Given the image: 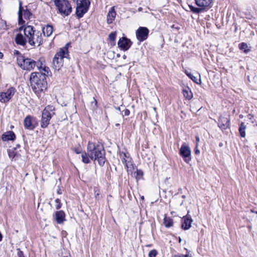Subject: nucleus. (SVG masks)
<instances>
[{"mask_svg":"<svg viewBox=\"0 0 257 257\" xmlns=\"http://www.w3.org/2000/svg\"><path fill=\"white\" fill-rule=\"evenodd\" d=\"M24 124L26 129L33 130L37 125V122L35 117L31 115H27L24 119Z\"/></svg>","mask_w":257,"mask_h":257,"instance_id":"9d476101","label":"nucleus"},{"mask_svg":"<svg viewBox=\"0 0 257 257\" xmlns=\"http://www.w3.org/2000/svg\"><path fill=\"white\" fill-rule=\"evenodd\" d=\"M182 220V228L185 230L189 229L191 226V223L193 221L191 217L188 215L184 216Z\"/></svg>","mask_w":257,"mask_h":257,"instance_id":"dca6fc26","label":"nucleus"},{"mask_svg":"<svg viewBox=\"0 0 257 257\" xmlns=\"http://www.w3.org/2000/svg\"><path fill=\"white\" fill-rule=\"evenodd\" d=\"M68 55V49L66 47L61 48L55 55L53 60V65L55 70L60 69L63 65L64 59L67 58Z\"/></svg>","mask_w":257,"mask_h":257,"instance_id":"20e7f679","label":"nucleus"},{"mask_svg":"<svg viewBox=\"0 0 257 257\" xmlns=\"http://www.w3.org/2000/svg\"><path fill=\"white\" fill-rule=\"evenodd\" d=\"M135 174H136V178L137 180L142 179L144 175L143 172L141 170H137Z\"/></svg>","mask_w":257,"mask_h":257,"instance_id":"c756f323","label":"nucleus"},{"mask_svg":"<svg viewBox=\"0 0 257 257\" xmlns=\"http://www.w3.org/2000/svg\"><path fill=\"white\" fill-rule=\"evenodd\" d=\"M195 152L196 154H199L200 153V151L197 149V145H196Z\"/></svg>","mask_w":257,"mask_h":257,"instance_id":"58836bf2","label":"nucleus"},{"mask_svg":"<svg viewBox=\"0 0 257 257\" xmlns=\"http://www.w3.org/2000/svg\"><path fill=\"white\" fill-rule=\"evenodd\" d=\"M9 156L10 158L13 159L16 156L17 153L15 148L9 149L8 151Z\"/></svg>","mask_w":257,"mask_h":257,"instance_id":"cd10ccee","label":"nucleus"},{"mask_svg":"<svg viewBox=\"0 0 257 257\" xmlns=\"http://www.w3.org/2000/svg\"><path fill=\"white\" fill-rule=\"evenodd\" d=\"M16 54H17V63L22 68L26 59L24 58V56L20 54L18 51H16Z\"/></svg>","mask_w":257,"mask_h":257,"instance_id":"b1692460","label":"nucleus"},{"mask_svg":"<svg viewBox=\"0 0 257 257\" xmlns=\"http://www.w3.org/2000/svg\"><path fill=\"white\" fill-rule=\"evenodd\" d=\"M213 0H195V4L199 7L205 8L209 7Z\"/></svg>","mask_w":257,"mask_h":257,"instance_id":"a211bd4d","label":"nucleus"},{"mask_svg":"<svg viewBox=\"0 0 257 257\" xmlns=\"http://www.w3.org/2000/svg\"><path fill=\"white\" fill-rule=\"evenodd\" d=\"M65 213L63 211H57L55 213V219L58 223H61L65 220Z\"/></svg>","mask_w":257,"mask_h":257,"instance_id":"4be33fe9","label":"nucleus"},{"mask_svg":"<svg viewBox=\"0 0 257 257\" xmlns=\"http://www.w3.org/2000/svg\"><path fill=\"white\" fill-rule=\"evenodd\" d=\"M58 193H60V194L61 193L60 192V191H58Z\"/></svg>","mask_w":257,"mask_h":257,"instance_id":"864d4df0","label":"nucleus"},{"mask_svg":"<svg viewBox=\"0 0 257 257\" xmlns=\"http://www.w3.org/2000/svg\"><path fill=\"white\" fill-rule=\"evenodd\" d=\"M163 223L166 227H170L172 226L173 224V220L171 218L167 217L166 216H165L164 218Z\"/></svg>","mask_w":257,"mask_h":257,"instance_id":"a878e982","label":"nucleus"},{"mask_svg":"<svg viewBox=\"0 0 257 257\" xmlns=\"http://www.w3.org/2000/svg\"><path fill=\"white\" fill-rule=\"evenodd\" d=\"M39 62L38 63V65ZM40 72L32 73L30 77V82L32 90L38 96L47 89V83L46 76L49 74V68L43 63L38 65Z\"/></svg>","mask_w":257,"mask_h":257,"instance_id":"f257e3e1","label":"nucleus"},{"mask_svg":"<svg viewBox=\"0 0 257 257\" xmlns=\"http://www.w3.org/2000/svg\"><path fill=\"white\" fill-rule=\"evenodd\" d=\"M17 257H25L23 251L19 249H18Z\"/></svg>","mask_w":257,"mask_h":257,"instance_id":"c9c22d12","label":"nucleus"},{"mask_svg":"<svg viewBox=\"0 0 257 257\" xmlns=\"http://www.w3.org/2000/svg\"><path fill=\"white\" fill-rule=\"evenodd\" d=\"M219 126L222 129V130H223L224 128V124H220V123L219 124Z\"/></svg>","mask_w":257,"mask_h":257,"instance_id":"ea45409f","label":"nucleus"},{"mask_svg":"<svg viewBox=\"0 0 257 257\" xmlns=\"http://www.w3.org/2000/svg\"><path fill=\"white\" fill-rule=\"evenodd\" d=\"M81 157L84 163H89V158L92 160H97L100 166H103L105 161V151L103 147L90 142L88 144L87 153H82Z\"/></svg>","mask_w":257,"mask_h":257,"instance_id":"f03ea898","label":"nucleus"},{"mask_svg":"<svg viewBox=\"0 0 257 257\" xmlns=\"http://www.w3.org/2000/svg\"><path fill=\"white\" fill-rule=\"evenodd\" d=\"M55 108L53 106L48 105L45 108L42 112L41 126L42 128H46L50 123V120L55 114Z\"/></svg>","mask_w":257,"mask_h":257,"instance_id":"423d86ee","label":"nucleus"},{"mask_svg":"<svg viewBox=\"0 0 257 257\" xmlns=\"http://www.w3.org/2000/svg\"><path fill=\"white\" fill-rule=\"evenodd\" d=\"M27 38L26 36H24L22 33L17 34L15 37V41L18 45L25 46L27 42Z\"/></svg>","mask_w":257,"mask_h":257,"instance_id":"f3484780","label":"nucleus"},{"mask_svg":"<svg viewBox=\"0 0 257 257\" xmlns=\"http://www.w3.org/2000/svg\"><path fill=\"white\" fill-rule=\"evenodd\" d=\"M15 135L12 131L7 132L2 136V140L4 141L14 140L15 139Z\"/></svg>","mask_w":257,"mask_h":257,"instance_id":"412c9836","label":"nucleus"},{"mask_svg":"<svg viewBox=\"0 0 257 257\" xmlns=\"http://www.w3.org/2000/svg\"><path fill=\"white\" fill-rule=\"evenodd\" d=\"M247 116H248V118L249 119H252V117H253V115H251V114H248Z\"/></svg>","mask_w":257,"mask_h":257,"instance_id":"a19ab883","label":"nucleus"},{"mask_svg":"<svg viewBox=\"0 0 257 257\" xmlns=\"http://www.w3.org/2000/svg\"><path fill=\"white\" fill-rule=\"evenodd\" d=\"M19 8L18 11V20L19 24H24L25 20H28L32 15L31 13L27 8L22 6V2L19 1Z\"/></svg>","mask_w":257,"mask_h":257,"instance_id":"6e6552de","label":"nucleus"},{"mask_svg":"<svg viewBox=\"0 0 257 257\" xmlns=\"http://www.w3.org/2000/svg\"><path fill=\"white\" fill-rule=\"evenodd\" d=\"M154 110L155 111H156V107H154Z\"/></svg>","mask_w":257,"mask_h":257,"instance_id":"3c124183","label":"nucleus"},{"mask_svg":"<svg viewBox=\"0 0 257 257\" xmlns=\"http://www.w3.org/2000/svg\"><path fill=\"white\" fill-rule=\"evenodd\" d=\"M117 45L121 49L127 50L131 47L132 43L129 39L123 37L119 40Z\"/></svg>","mask_w":257,"mask_h":257,"instance_id":"4468645a","label":"nucleus"},{"mask_svg":"<svg viewBox=\"0 0 257 257\" xmlns=\"http://www.w3.org/2000/svg\"><path fill=\"white\" fill-rule=\"evenodd\" d=\"M24 34L31 46H39L43 43L42 33L35 30L31 26H27L25 27Z\"/></svg>","mask_w":257,"mask_h":257,"instance_id":"7ed1b4c3","label":"nucleus"},{"mask_svg":"<svg viewBox=\"0 0 257 257\" xmlns=\"http://www.w3.org/2000/svg\"><path fill=\"white\" fill-rule=\"evenodd\" d=\"M190 9H191V11H192L193 12H194L195 13H197V14H199L200 12H201L203 10L202 8H195L193 7H190Z\"/></svg>","mask_w":257,"mask_h":257,"instance_id":"7c9ffc66","label":"nucleus"},{"mask_svg":"<svg viewBox=\"0 0 257 257\" xmlns=\"http://www.w3.org/2000/svg\"><path fill=\"white\" fill-rule=\"evenodd\" d=\"M120 157L121 159L122 163L125 165L127 169V171L129 172L132 166V159L130 156L123 153H120Z\"/></svg>","mask_w":257,"mask_h":257,"instance_id":"2eb2a0df","label":"nucleus"},{"mask_svg":"<svg viewBox=\"0 0 257 257\" xmlns=\"http://www.w3.org/2000/svg\"><path fill=\"white\" fill-rule=\"evenodd\" d=\"M3 57V54L0 52V59L2 58Z\"/></svg>","mask_w":257,"mask_h":257,"instance_id":"c03bdc74","label":"nucleus"},{"mask_svg":"<svg viewBox=\"0 0 257 257\" xmlns=\"http://www.w3.org/2000/svg\"><path fill=\"white\" fill-rule=\"evenodd\" d=\"M3 236L1 233L0 232V241L2 240Z\"/></svg>","mask_w":257,"mask_h":257,"instance_id":"a18cd8bd","label":"nucleus"},{"mask_svg":"<svg viewBox=\"0 0 257 257\" xmlns=\"http://www.w3.org/2000/svg\"><path fill=\"white\" fill-rule=\"evenodd\" d=\"M55 5L59 12L64 16H67L72 12V7L68 0H55Z\"/></svg>","mask_w":257,"mask_h":257,"instance_id":"39448f33","label":"nucleus"},{"mask_svg":"<svg viewBox=\"0 0 257 257\" xmlns=\"http://www.w3.org/2000/svg\"><path fill=\"white\" fill-rule=\"evenodd\" d=\"M220 146H223V144L222 143H221L220 145H219Z\"/></svg>","mask_w":257,"mask_h":257,"instance_id":"8fccbe9b","label":"nucleus"},{"mask_svg":"<svg viewBox=\"0 0 257 257\" xmlns=\"http://www.w3.org/2000/svg\"><path fill=\"white\" fill-rule=\"evenodd\" d=\"M245 129L246 125L244 123L241 122L239 128V134L241 137L244 138L245 137Z\"/></svg>","mask_w":257,"mask_h":257,"instance_id":"bb28decb","label":"nucleus"},{"mask_svg":"<svg viewBox=\"0 0 257 257\" xmlns=\"http://www.w3.org/2000/svg\"><path fill=\"white\" fill-rule=\"evenodd\" d=\"M181 241H182L181 238L180 237H179V242H181Z\"/></svg>","mask_w":257,"mask_h":257,"instance_id":"de8ad7c7","label":"nucleus"},{"mask_svg":"<svg viewBox=\"0 0 257 257\" xmlns=\"http://www.w3.org/2000/svg\"><path fill=\"white\" fill-rule=\"evenodd\" d=\"M182 92L184 97L186 99L190 100L193 98V93L189 87H184L183 88Z\"/></svg>","mask_w":257,"mask_h":257,"instance_id":"aec40b11","label":"nucleus"},{"mask_svg":"<svg viewBox=\"0 0 257 257\" xmlns=\"http://www.w3.org/2000/svg\"><path fill=\"white\" fill-rule=\"evenodd\" d=\"M75 152H76L77 154H79V153H80V152L78 150H75Z\"/></svg>","mask_w":257,"mask_h":257,"instance_id":"49530a36","label":"nucleus"},{"mask_svg":"<svg viewBox=\"0 0 257 257\" xmlns=\"http://www.w3.org/2000/svg\"><path fill=\"white\" fill-rule=\"evenodd\" d=\"M61 257H71V256L68 253H64L62 252Z\"/></svg>","mask_w":257,"mask_h":257,"instance_id":"4c0bfd02","label":"nucleus"},{"mask_svg":"<svg viewBox=\"0 0 257 257\" xmlns=\"http://www.w3.org/2000/svg\"><path fill=\"white\" fill-rule=\"evenodd\" d=\"M115 38H116V33H111L109 35V39L110 40L114 41L115 40Z\"/></svg>","mask_w":257,"mask_h":257,"instance_id":"72a5a7b5","label":"nucleus"},{"mask_svg":"<svg viewBox=\"0 0 257 257\" xmlns=\"http://www.w3.org/2000/svg\"><path fill=\"white\" fill-rule=\"evenodd\" d=\"M239 48L243 52L247 53L250 51V47L245 43H241L239 44Z\"/></svg>","mask_w":257,"mask_h":257,"instance_id":"393cba45","label":"nucleus"},{"mask_svg":"<svg viewBox=\"0 0 257 257\" xmlns=\"http://www.w3.org/2000/svg\"><path fill=\"white\" fill-rule=\"evenodd\" d=\"M123 113L124 115L127 116L130 114V110L127 109H125L123 111Z\"/></svg>","mask_w":257,"mask_h":257,"instance_id":"e433bc0d","label":"nucleus"},{"mask_svg":"<svg viewBox=\"0 0 257 257\" xmlns=\"http://www.w3.org/2000/svg\"><path fill=\"white\" fill-rule=\"evenodd\" d=\"M191 151L189 146L186 144L182 145L180 150V154L187 163L191 160Z\"/></svg>","mask_w":257,"mask_h":257,"instance_id":"9b49d317","label":"nucleus"},{"mask_svg":"<svg viewBox=\"0 0 257 257\" xmlns=\"http://www.w3.org/2000/svg\"><path fill=\"white\" fill-rule=\"evenodd\" d=\"M55 206H56V209H59L61 208V202H60V200L59 199H56L55 201Z\"/></svg>","mask_w":257,"mask_h":257,"instance_id":"473e14b6","label":"nucleus"},{"mask_svg":"<svg viewBox=\"0 0 257 257\" xmlns=\"http://www.w3.org/2000/svg\"><path fill=\"white\" fill-rule=\"evenodd\" d=\"M89 0H77L76 14L79 18H82L88 10Z\"/></svg>","mask_w":257,"mask_h":257,"instance_id":"0eeeda50","label":"nucleus"},{"mask_svg":"<svg viewBox=\"0 0 257 257\" xmlns=\"http://www.w3.org/2000/svg\"><path fill=\"white\" fill-rule=\"evenodd\" d=\"M126 55H124L123 56V58L124 59H125L126 58Z\"/></svg>","mask_w":257,"mask_h":257,"instance_id":"09e8293b","label":"nucleus"},{"mask_svg":"<svg viewBox=\"0 0 257 257\" xmlns=\"http://www.w3.org/2000/svg\"><path fill=\"white\" fill-rule=\"evenodd\" d=\"M53 27L51 26L47 25L46 27H44L43 29V34L44 36L47 37L50 36L53 32Z\"/></svg>","mask_w":257,"mask_h":257,"instance_id":"5701e85b","label":"nucleus"},{"mask_svg":"<svg viewBox=\"0 0 257 257\" xmlns=\"http://www.w3.org/2000/svg\"><path fill=\"white\" fill-rule=\"evenodd\" d=\"M16 92V89L14 87L8 88L6 91L0 92V102L7 103L10 101Z\"/></svg>","mask_w":257,"mask_h":257,"instance_id":"1a4fd4ad","label":"nucleus"},{"mask_svg":"<svg viewBox=\"0 0 257 257\" xmlns=\"http://www.w3.org/2000/svg\"><path fill=\"white\" fill-rule=\"evenodd\" d=\"M149 32L147 28L140 27L136 33L137 39L140 42L145 40L148 37Z\"/></svg>","mask_w":257,"mask_h":257,"instance_id":"f8f14e48","label":"nucleus"},{"mask_svg":"<svg viewBox=\"0 0 257 257\" xmlns=\"http://www.w3.org/2000/svg\"><path fill=\"white\" fill-rule=\"evenodd\" d=\"M196 140L197 144L199 142V138L198 137H197V136L196 137Z\"/></svg>","mask_w":257,"mask_h":257,"instance_id":"79ce46f5","label":"nucleus"},{"mask_svg":"<svg viewBox=\"0 0 257 257\" xmlns=\"http://www.w3.org/2000/svg\"><path fill=\"white\" fill-rule=\"evenodd\" d=\"M147 246H151V245L150 244H149L148 245H147Z\"/></svg>","mask_w":257,"mask_h":257,"instance_id":"603ef678","label":"nucleus"},{"mask_svg":"<svg viewBox=\"0 0 257 257\" xmlns=\"http://www.w3.org/2000/svg\"><path fill=\"white\" fill-rule=\"evenodd\" d=\"M185 73L192 81L196 83H198L197 82V78L196 76H194L192 74L187 70H185Z\"/></svg>","mask_w":257,"mask_h":257,"instance_id":"c85d7f7f","label":"nucleus"},{"mask_svg":"<svg viewBox=\"0 0 257 257\" xmlns=\"http://www.w3.org/2000/svg\"><path fill=\"white\" fill-rule=\"evenodd\" d=\"M179 257H189V255L188 254L181 255L179 256Z\"/></svg>","mask_w":257,"mask_h":257,"instance_id":"37998d69","label":"nucleus"},{"mask_svg":"<svg viewBox=\"0 0 257 257\" xmlns=\"http://www.w3.org/2000/svg\"><path fill=\"white\" fill-rule=\"evenodd\" d=\"M116 16V13L114 7H111L108 11L107 15V22L108 24H111L114 21Z\"/></svg>","mask_w":257,"mask_h":257,"instance_id":"6ab92c4d","label":"nucleus"},{"mask_svg":"<svg viewBox=\"0 0 257 257\" xmlns=\"http://www.w3.org/2000/svg\"><path fill=\"white\" fill-rule=\"evenodd\" d=\"M38 62H39L38 66H40L41 64L42 63L41 61L36 62L31 59L26 58L24 62L23 63L22 68L24 70H30L33 69L36 65H37V66L38 67Z\"/></svg>","mask_w":257,"mask_h":257,"instance_id":"ddd939ff","label":"nucleus"},{"mask_svg":"<svg viewBox=\"0 0 257 257\" xmlns=\"http://www.w3.org/2000/svg\"><path fill=\"white\" fill-rule=\"evenodd\" d=\"M158 254V252L155 249H153L151 250L149 253V257H156Z\"/></svg>","mask_w":257,"mask_h":257,"instance_id":"2f4dec72","label":"nucleus"},{"mask_svg":"<svg viewBox=\"0 0 257 257\" xmlns=\"http://www.w3.org/2000/svg\"><path fill=\"white\" fill-rule=\"evenodd\" d=\"M91 106L93 108H95L97 106V101L94 97L93 98V101L91 102Z\"/></svg>","mask_w":257,"mask_h":257,"instance_id":"f704fd0d","label":"nucleus"}]
</instances>
